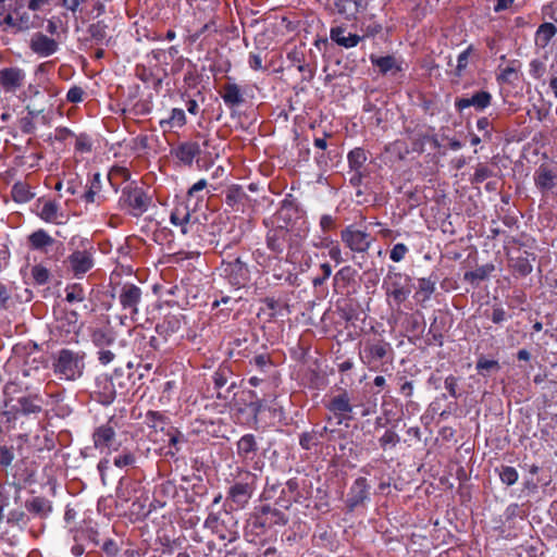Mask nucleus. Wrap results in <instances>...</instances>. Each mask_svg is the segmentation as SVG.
I'll use <instances>...</instances> for the list:
<instances>
[{
  "label": "nucleus",
  "mask_w": 557,
  "mask_h": 557,
  "mask_svg": "<svg viewBox=\"0 0 557 557\" xmlns=\"http://www.w3.org/2000/svg\"><path fill=\"white\" fill-rule=\"evenodd\" d=\"M228 487L226 491L225 506L231 510L245 509L255 492L257 491L260 476L247 469L237 466L226 479Z\"/></svg>",
  "instance_id": "f257e3e1"
},
{
  "label": "nucleus",
  "mask_w": 557,
  "mask_h": 557,
  "mask_svg": "<svg viewBox=\"0 0 557 557\" xmlns=\"http://www.w3.org/2000/svg\"><path fill=\"white\" fill-rule=\"evenodd\" d=\"M73 136L74 133L67 127H55L53 132L37 135L42 140L41 144L37 143V170H58L59 156L65 150L66 140Z\"/></svg>",
  "instance_id": "f03ea898"
},
{
  "label": "nucleus",
  "mask_w": 557,
  "mask_h": 557,
  "mask_svg": "<svg viewBox=\"0 0 557 557\" xmlns=\"http://www.w3.org/2000/svg\"><path fill=\"white\" fill-rule=\"evenodd\" d=\"M29 11H35V0H0V28L9 34L29 29Z\"/></svg>",
  "instance_id": "7ed1b4c3"
},
{
  "label": "nucleus",
  "mask_w": 557,
  "mask_h": 557,
  "mask_svg": "<svg viewBox=\"0 0 557 557\" xmlns=\"http://www.w3.org/2000/svg\"><path fill=\"white\" fill-rule=\"evenodd\" d=\"M358 356L361 363L370 371H381L393 359L394 349L382 333L367 336L359 342Z\"/></svg>",
  "instance_id": "20e7f679"
},
{
  "label": "nucleus",
  "mask_w": 557,
  "mask_h": 557,
  "mask_svg": "<svg viewBox=\"0 0 557 557\" xmlns=\"http://www.w3.org/2000/svg\"><path fill=\"white\" fill-rule=\"evenodd\" d=\"M262 500H273L274 505L281 509H289L294 503L302 504L306 497L302 495L299 486V480L292 478L285 483L277 480L271 481L269 478L261 493Z\"/></svg>",
  "instance_id": "39448f33"
},
{
  "label": "nucleus",
  "mask_w": 557,
  "mask_h": 557,
  "mask_svg": "<svg viewBox=\"0 0 557 557\" xmlns=\"http://www.w3.org/2000/svg\"><path fill=\"white\" fill-rule=\"evenodd\" d=\"M85 352L62 348L52 356V369L60 380L75 381L79 379L85 369Z\"/></svg>",
  "instance_id": "423d86ee"
},
{
  "label": "nucleus",
  "mask_w": 557,
  "mask_h": 557,
  "mask_svg": "<svg viewBox=\"0 0 557 557\" xmlns=\"http://www.w3.org/2000/svg\"><path fill=\"white\" fill-rule=\"evenodd\" d=\"M369 152L362 147H355L347 153L348 182L356 189V197L360 199L367 194L364 180L370 176L367 164Z\"/></svg>",
  "instance_id": "0eeeda50"
},
{
  "label": "nucleus",
  "mask_w": 557,
  "mask_h": 557,
  "mask_svg": "<svg viewBox=\"0 0 557 557\" xmlns=\"http://www.w3.org/2000/svg\"><path fill=\"white\" fill-rule=\"evenodd\" d=\"M151 203L152 197L135 182H131L122 188L117 201L120 209L134 218L146 213Z\"/></svg>",
  "instance_id": "6e6552de"
},
{
  "label": "nucleus",
  "mask_w": 557,
  "mask_h": 557,
  "mask_svg": "<svg viewBox=\"0 0 557 557\" xmlns=\"http://www.w3.org/2000/svg\"><path fill=\"white\" fill-rule=\"evenodd\" d=\"M411 277L398 271L394 267H389L382 284L388 304L392 302L399 307L405 302L411 294Z\"/></svg>",
  "instance_id": "1a4fd4ad"
},
{
  "label": "nucleus",
  "mask_w": 557,
  "mask_h": 557,
  "mask_svg": "<svg viewBox=\"0 0 557 557\" xmlns=\"http://www.w3.org/2000/svg\"><path fill=\"white\" fill-rule=\"evenodd\" d=\"M265 244L274 257H282L286 248L285 262L295 264L298 262L297 253L300 246L292 242V235L286 226L272 227L267 232Z\"/></svg>",
  "instance_id": "9d476101"
},
{
  "label": "nucleus",
  "mask_w": 557,
  "mask_h": 557,
  "mask_svg": "<svg viewBox=\"0 0 557 557\" xmlns=\"http://www.w3.org/2000/svg\"><path fill=\"white\" fill-rule=\"evenodd\" d=\"M324 407L336 420V424L341 425L354 419V409L357 405L347 388L337 387L331 392Z\"/></svg>",
  "instance_id": "9b49d317"
},
{
  "label": "nucleus",
  "mask_w": 557,
  "mask_h": 557,
  "mask_svg": "<svg viewBox=\"0 0 557 557\" xmlns=\"http://www.w3.org/2000/svg\"><path fill=\"white\" fill-rule=\"evenodd\" d=\"M203 528L227 543H233L239 537L237 521L227 510L210 512L203 522Z\"/></svg>",
  "instance_id": "f8f14e48"
},
{
  "label": "nucleus",
  "mask_w": 557,
  "mask_h": 557,
  "mask_svg": "<svg viewBox=\"0 0 557 557\" xmlns=\"http://www.w3.org/2000/svg\"><path fill=\"white\" fill-rule=\"evenodd\" d=\"M341 240L352 253L363 256L368 253L375 238L367 227L359 228L357 224H349L341 231Z\"/></svg>",
  "instance_id": "ddd939ff"
},
{
  "label": "nucleus",
  "mask_w": 557,
  "mask_h": 557,
  "mask_svg": "<svg viewBox=\"0 0 557 557\" xmlns=\"http://www.w3.org/2000/svg\"><path fill=\"white\" fill-rule=\"evenodd\" d=\"M116 426L117 422L111 418L94 429L91 440L95 449L106 455H111L120 449L121 442L117 438Z\"/></svg>",
  "instance_id": "4468645a"
},
{
  "label": "nucleus",
  "mask_w": 557,
  "mask_h": 557,
  "mask_svg": "<svg viewBox=\"0 0 557 557\" xmlns=\"http://www.w3.org/2000/svg\"><path fill=\"white\" fill-rule=\"evenodd\" d=\"M220 271L221 276L236 290L246 287L250 281L249 267L240 257L223 260Z\"/></svg>",
  "instance_id": "2eb2a0df"
},
{
  "label": "nucleus",
  "mask_w": 557,
  "mask_h": 557,
  "mask_svg": "<svg viewBox=\"0 0 557 557\" xmlns=\"http://www.w3.org/2000/svg\"><path fill=\"white\" fill-rule=\"evenodd\" d=\"M288 519L281 508L262 505L251 518L250 525L257 534H260L274 525H285Z\"/></svg>",
  "instance_id": "dca6fc26"
},
{
  "label": "nucleus",
  "mask_w": 557,
  "mask_h": 557,
  "mask_svg": "<svg viewBox=\"0 0 557 557\" xmlns=\"http://www.w3.org/2000/svg\"><path fill=\"white\" fill-rule=\"evenodd\" d=\"M371 500V485L367 478L358 476L350 485L345 499L346 511L351 513Z\"/></svg>",
  "instance_id": "f3484780"
},
{
  "label": "nucleus",
  "mask_w": 557,
  "mask_h": 557,
  "mask_svg": "<svg viewBox=\"0 0 557 557\" xmlns=\"http://www.w3.org/2000/svg\"><path fill=\"white\" fill-rule=\"evenodd\" d=\"M259 451V444L257 441V437L252 433H246L244 434L237 442H236V454L238 458L242 460V462L246 466L249 463H252L253 470H261L263 462L260 460L255 461L256 457L258 456Z\"/></svg>",
  "instance_id": "a211bd4d"
},
{
  "label": "nucleus",
  "mask_w": 557,
  "mask_h": 557,
  "mask_svg": "<svg viewBox=\"0 0 557 557\" xmlns=\"http://www.w3.org/2000/svg\"><path fill=\"white\" fill-rule=\"evenodd\" d=\"M143 300V290L133 283H124L119 293V301L122 310L125 311L133 320L138 314V306Z\"/></svg>",
  "instance_id": "6ab92c4d"
},
{
  "label": "nucleus",
  "mask_w": 557,
  "mask_h": 557,
  "mask_svg": "<svg viewBox=\"0 0 557 557\" xmlns=\"http://www.w3.org/2000/svg\"><path fill=\"white\" fill-rule=\"evenodd\" d=\"M533 182L542 196V200H546L549 193L557 186V173L547 164L542 163L534 171Z\"/></svg>",
  "instance_id": "aec40b11"
},
{
  "label": "nucleus",
  "mask_w": 557,
  "mask_h": 557,
  "mask_svg": "<svg viewBox=\"0 0 557 557\" xmlns=\"http://www.w3.org/2000/svg\"><path fill=\"white\" fill-rule=\"evenodd\" d=\"M366 8L363 0H327L325 9L331 14H337L347 21L356 20L361 10Z\"/></svg>",
  "instance_id": "412c9836"
},
{
  "label": "nucleus",
  "mask_w": 557,
  "mask_h": 557,
  "mask_svg": "<svg viewBox=\"0 0 557 557\" xmlns=\"http://www.w3.org/2000/svg\"><path fill=\"white\" fill-rule=\"evenodd\" d=\"M133 384V374L127 373L125 375L123 369L116 368L110 376V387H106L104 395L107 397V401L111 403L116 395L125 396Z\"/></svg>",
  "instance_id": "4be33fe9"
},
{
  "label": "nucleus",
  "mask_w": 557,
  "mask_h": 557,
  "mask_svg": "<svg viewBox=\"0 0 557 557\" xmlns=\"http://www.w3.org/2000/svg\"><path fill=\"white\" fill-rule=\"evenodd\" d=\"M37 252L46 255L49 260L58 261L64 253V245L45 230L37 228Z\"/></svg>",
  "instance_id": "5701e85b"
},
{
  "label": "nucleus",
  "mask_w": 557,
  "mask_h": 557,
  "mask_svg": "<svg viewBox=\"0 0 557 557\" xmlns=\"http://www.w3.org/2000/svg\"><path fill=\"white\" fill-rule=\"evenodd\" d=\"M493 96L488 90L480 89L471 97H458L455 99V109L461 113L465 109L473 107L475 111L482 112L492 104Z\"/></svg>",
  "instance_id": "b1692460"
},
{
  "label": "nucleus",
  "mask_w": 557,
  "mask_h": 557,
  "mask_svg": "<svg viewBox=\"0 0 557 557\" xmlns=\"http://www.w3.org/2000/svg\"><path fill=\"white\" fill-rule=\"evenodd\" d=\"M515 255L508 257V265L511 269L513 275L525 277L533 271L532 261L535 260V256L527 250L518 249Z\"/></svg>",
  "instance_id": "393cba45"
},
{
  "label": "nucleus",
  "mask_w": 557,
  "mask_h": 557,
  "mask_svg": "<svg viewBox=\"0 0 557 557\" xmlns=\"http://www.w3.org/2000/svg\"><path fill=\"white\" fill-rule=\"evenodd\" d=\"M23 286H16V298L20 301H30L34 297L33 287H35V264L27 258L26 264L20 270Z\"/></svg>",
  "instance_id": "a878e982"
},
{
  "label": "nucleus",
  "mask_w": 557,
  "mask_h": 557,
  "mask_svg": "<svg viewBox=\"0 0 557 557\" xmlns=\"http://www.w3.org/2000/svg\"><path fill=\"white\" fill-rule=\"evenodd\" d=\"M170 152L180 163L191 166L194 160L200 156L201 148L197 141L186 140L180 143L175 148H172Z\"/></svg>",
  "instance_id": "bb28decb"
},
{
  "label": "nucleus",
  "mask_w": 557,
  "mask_h": 557,
  "mask_svg": "<svg viewBox=\"0 0 557 557\" xmlns=\"http://www.w3.org/2000/svg\"><path fill=\"white\" fill-rule=\"evenodd\" d=\"M233 376V371L231 369V366L227 363H222L219 366V368L215 370V372L212 375V381L214 384V388L216 392V397L219 399H227L230 393L236 388L237 384L236 382H231V384L225 389V394L222 393V388L225 387L228 383V381Z\"/></svg>",
  "instance_id": "cd10ccee"
},
{
  "label": "nucleus",
  "mask_w": 557,
  "mask_h": 557,
  "mask_svg": "<svg viewBox=\"0 0 557 557\" xmlns=\"http://www.w3.org/2000/svg\"><path fill=\"white\" fill-rule=\"evenodd\" d=\"M220 95L226 108L231 110L232 116L234 115L235 110L246 101L242 87L236 83L228 82L224 84Z\"/></svg>",
  "instance_id": "c85d7f7f"
},
{
  "label": "nucleus",
  "mask_w": 557,
  "mask_h": 557,
  "mask_svg": "<svg viewBox=\"0 0 557 557\" xmlns=\"http://www.w3.org/2000/svg\"><path fill=\"white\" fill-rule=\"evenodd\" d=\"M25 81V73L18 67H4L0 70V85L7 92H14Z\"/></svg>",
  "instance_id": "c756f323"
},
{
  "label": "nucleus",
  "mask_w": 557,
  "mask_h": 557,
  "mask_svg": "<svg viewBox=\"0 0 557 557\" xmlns=\"http://www.w3.org/2000/svg\"><path fill=\"white\" fill-rule=\"evenodd\" d=\"M284 311L288 312V305L283 302L281 299L268 296L261 299V307L258 315H265L269 321L274 320L278 317L284 315Z\"/></svg>",
  "instance_id": "7c9ffc66"
},
{
  "label": "nucleus",
  "mask_w": 557,
  "mask_h": 557,
  "mask_svg": "<svg viewBox=\"0 0 557 557\" xmlns=\"http://www.w3.org/2000/svg\"><path fill=\"white\" fill-rule=\"evenodd\" d=\"M330 38L333 42L346 49L358 46V44L363 39L360 35L347 32L344 26L331 27Z\"/></svg>",
  "instance_id": "2f4dec72"
},
{
  "label": "nucleus",
  "mask_w": 557,
  "mask_h": 557,
  "mask_svg": "<svg viewBox=\"0 0 557 557\" xmlns=\"http://www.w3.org/2000/svg\"><path fill=\"white\" fill-rule=\"evenodd\" d=\"M329 432L333 433L334 431L330 430L326 425L314 426L311 431L302 432L299 435V445L302 449L310 450L319 446Z\"/></svg>",
  "instance_id": "473e14b6"
},
{
  "label": "nucleus",
  "mask_w": 557,
  "mask_h": 557,
  "mask_svg": "<svg viewBox=\"0 0 557 557\" xmlns=\"http://www.w3.org/2000/svg\"><path fill=\"white\" fill-rule=\"evenodd\" d=\"M437 280L438 278L436 275L418 278V288L413 297L419 304L424 306L428 301L431 300L432 295L436 290Z\"/></svg>",
  "instance_id": "72a5a7b5"
},
{
  "label": "nucleus",
  "mask_w": 557,
  "mask_h": 557,
  "mask_svg": "<svg viewBox=\"0 0 557 557\" xmlns=\"http://www.w3.org/2000/svg\"><path fill=\"white\" fill-rule=\"evenodd\" d=\"M187 124L185 111L181 108H173L166 117L159 121L163 133L172 132L174 128H183Z\"/></svg>",
  "instance_id": "f704fd0d"
},
{
  "label": "nucleus",
  "mask_w": 557,
  "mask_h": 557,
  "mask_svg": "<svg viewBox=\"0 0 557 557\" xmlns=\"http://www.w3.org/2000/svg\"><path fill=\"white\" fill-rule=\"evenodd\" d=\"M71 269L76 276L84 275L87 273L94 265L92 257L87 251L76 250L74 251L70 258Z\"/></svg>",
  "instance_id": "c9c22d12"
},
{
  "label": "nucleus",
  "mask_w": 557,
  "mask_h": 557,
  "mask_svg": "<svg viewBox=\"0 0 557 557\" xmlns=\"http://www.w3.org/2000/svg\"><path fill=\"white\" fill-rule=\"evenodd\" d=\"M479 58V50L473 45H469L457 57V64L453 72L454 76L461 78L468 69L469 63L476 61Z\"/></svg>",
  "instance_id": "e433bc0d"
},
{
  "label": "nucleus",
  "mask_w": 557,
  "mask_h": 557,
  "mask_svg": "<svg viewBox=\"0 0 557 557\" xmlns=\"http://www.w3.org/2000/svg\"><path fill=\"white\" fill-rule=\"evenodd\" d=\"M272 271L273 278L280 282H283L289 286H298V274L292 272L290 270L283 269V258L274 257V261L272 267L270 268Z\"/></svg>",
  "instance_id": "4c0bfd02"
},
{
  "label": "nucleus",
  "mask_w": 557,
  "mask_h": 557,
  "mask_svg": "<svg viewBox=\"0 0 557 557\" xmlns=\"http://www.w3.org/2000/svg\"><path fill=\"white\" fill-rule=\"evenodd\" d=\"M101 188H102L101 175H100V173L96 172L91 176L88 177L87 189L82 195V197H81L82 200L86 205L97 203L99 206L100 198H101V196L99 194L101 191Z\"/></svg>",
  "instance_id": "58836bf2"
},
{
  "label": "nucleus",
  "mask_w": 557,
  "mask_h": 557,
  "mask_svg": "<svg viewBox=\"0 0 557 557\" xmlns=\"http://www.w3.org/2000/svg\"><path fill=\"white\" fill-rule=\"evenodd\" d=\"M156 334H158L163 342L169 339L181 330V320L175 315L165 317L161 322L156 325Z\"/></svg>",
  "instance_id": "ea45409f"
},
{
  "label": "nucleus",
  "mask_w": 557,
  "mask_h": 557,
  "mask_svg": "<svg viewBox=\"0 0 557 557\" xmlns=\"http://www.w3.org/2000/svg\"><path fill=\"white\" fill-rule=\"evenodd\" d=\"M494 271L495 265L493 263H486L472 271H467L463 274V281L471 284L473 287H478L480 283L487 280Z\"/></svg>",
  "instance_id": "a19ab883"
},
{
  "label": "nucleus",
  "mask_w": 557,
  "mask_h": 557,
  "mask_svg": "<svg viewBox=\"0 0 557 557\" xmlns=\"http://www.w3.org/2000/svg\"><path fill=\"white\" fill-rule=\"evenodd\" d=\"M145 423L149 429L165 433L168 428H172L170 418L156 410H148L145 414Z\"/></svg>",
  "instance_id": "79ce46f5"
},
{
  "label": "nucleus",
  "mask_w": 557,
  "mask_h": 557,
  "mask_svg": "<svg viewBox=\"0 0 557 557\" xmlns=\"http://www.w3.org/2000/svg\"><path fill=\"white\" fill-rule=\"evenodd\" d=\"M370 61L373 66L379 69V72L382 75L401 71V66L397 63L396 58L391 54L384 55V57H377L375 54H371Z\"/></svg>",
  "instance_id": "37998d69"
},
{
  "label": "nucleus",
  "mask_w": 557,
  "mask_h": 557,
  "mask_svg": "<svg viewBox=\"0 0 557 557\" xmlns=\"http://www.w3.org/2000/svg\"><path fill=\"white\" fill-rule=\"evenodd\" d=\"M557 34V27L550 23V22H545L543 24H541L536 32H535V35H534V42H535V46L537 48H546L549 42L552 41V39L556 36Z\"/></svg>",
  "instance_id": "c03bdc74"
},
{
  "label": "nucleus",
  "mask_w": 557,
  "mask_h": 557,
  "mask_svg": "<svg viewBox=\"0 0 557 557\" xmlns=\"http://www.w3.org/2000/svg\"><path fill=\"white\" fill-rule=\"evenodd\" d=\"M170 221L173 225L180 226L181 232L186 235L193 224L190 223V213L186 207H176L170 215Z\"/></svg>",
  "instance_id": "a18cd8bd"
},
{
  "label": "nucleus",
  "mask_w": 557,
  "mask_h": 557,
  "mask_svg": "<svg viewBox=\"0 0 557 557\" xmlns=\"http://www.w3.org/2000/svg\"><path fill=\"white\" fill-rule=\"evenodd\" d=\"M88 38L86 41H90L95 45H103L107 44L108 38V25L103 21H97L91 23L87 27Z\"/></svg>",
  "instance_id": "49530a36"
},
{
  "label": "nucleus",
  "mask_w": 557,
  "mask_h": 557,
  "mask_svg": "<svg viewBox=\"0 0 557 557\" xmlns=\"http://www.w3.org/2000/svg\"><path fill=\"white\" fill-rule=\"evenodd\" d=\"M139 483L131 480H121L116 488V497L121 503H128L137 498Z\"/></svg>",
  "instance_id": "de8ad7c7"
},
{
  "label": "nucleus",
  "mask_w": 557,
  "mask_h": 557,
  "mask_svg": "<svg viewBox=\"0 0 557 557\" xmlns=\"http://www.w3.org/2000/svg\"><path fill=\"white\" fill-rule=\"evenodd\" d=\"M59 203L54 200H48L44 203L40 213H37V215L45 222L61 224L62 222L59 221V218H62L63 214L59 213Z\"/></svg>",
  "instance_id": "09e8293b"
},
{
  "label": "nucleus",
  "mask_w": 557,
  "mask_h": 557,
  "mask_svg": "<svg viewBox=\"0 0 557 557\" xmlns=\"http://www.w3.org/2000/svg\"><path fill=\"white\" fill-rule=\"evenodd\" d=\"M299 215L298 207L293 201L284 200L281 208L276 212L277 220L283 222V226H288L294 219Z\"/></svg>",
  "instance_id": "8fccbe9b"
},
{
  "label": "nucleus",
  "mask_w": 557,
  "mask_h": 557,
  "mask_svg": "<svg viewBox=\"0 0 557 557\" xmlns=\"http://www.w3.org/2000/svg\"><path fill=\"white\" fill-rule=\"evenodd\" d=\"M74 541H83L85 545L96 547L100 544L99 532L92 527L79 528L74 532Z\"/></svg>",
  "instance_id": "3c124183"
},
{
  "label": "nucleus",
  "mask_w": 557,
  "mask_h": 557,
  "mask_svg": "<svg viewBox=\"0 0 557 557\" xmlns=\"http://www.w3.org/2000/svg\"><path fill=\"white\" fill-rule=\"evenodd\" d=\"M400 441V436L394 428L386 429L384 433L377 438L379 446L383 451H388L396 448Z\"/></svg>",
  "instance_id": "603ef678"
},
{
  "label": "nucleus",
  "mask_w": 557,
  "mask_h": 557,
  "mask_svg": "<svg viewBox=\"0 0 557 557\" xmlns=\"http://www.w3.org/2000/svg\"><path fill=\"white\" fill-rule=\"evenodd\" d=\"M11 195L13 200L17 203H26L34 197L29 184L21 181L12 186Z\"/></svg>",
  "instance_id": "864d4df0"
},
{
  "label": "nucleus",
  "mask_w": 557,
  "mask_h": 557,
  "mask_svg": "<svg viewBox=\"0 0 557 557\" xmlns=\"http://www.w3.org/2000/svg\"><path fill=\"white\" fill-rule=\"evenodd\" d=\"M59 117H61L59 104L54 107V104L51 103L47 110L45 108L37 110V125L41 124L44 126L50 127L52 123Z\"/></svg>",
  "instance_id": "5fc2aeb1"
},
{
  "label": "nucleus",
  "mask_w": 557,
  "mask_h": 557,
  "mask_svg": "<svg viewBox=\"0 0 557 557\" xmlns=\"http://www.w3.org/2000/svg\"><path fill=\"white\" fill-rule=\"evenodd\" d=\"M91 341L99 350L113 346L116 339L111 331L98 329L92 333Z\"/></svg>",
  "instance_id": "6e6d98bb"
},
{
  "label": "nucleus",
  "mask_w": 557,
  "mask_h": 557,
  "mask_svg": "<svg viewBox=\"0 0 557 557\" xmlns=\"http://www.w3.org/2000/svg\"><path fill=\"white\" fill-rule=\"evenodd\" d=\"M58 50V42L44 34L37 33V55L49 57Z\"/></svg>",
  "instance_id": "4d7b16f0"
},
{
  "label": "nucleus",
  "mask_w": 557,
  "mask_h": 557,
  "mask_svg": "<svg viewBox=\"0 0 557 557\" xmlns=\"http://www.w3.org/2000/svg\"><path fill=\"white\" fill-rule=\"evenodd\" d=\"M374 14H371L369 17H366L361 24L360 29L363 33L361 37L364 38H373L379 35L383 30L382 23L375 21Z\"/></svg>",
  "instance_id": "13d9d810"
},
{
  "label": "nucleus",
  "mask_w": 557,
  "mask_h": 557,
  "mask_svg": "<svg viewBox=\"0 0 557 557\" xmlns=\"http://www.w3.org/2000/svg\"><path fill=\"white\" fill-rule=\"evenodd\" d=\"M425 343L429 346L436 345L438 347H442L444 345V334H443V327L437 323L436 318L432 321Z\"/></svg>",
  "instance_id": "bf43d9fd"
},
{
  "label": "nucleus",
  "mask_w": 557,
  "mask_h": 557,
  "mask_svg": "<svg viewBox=\"0 0 557 557\" xmlns=\"http://www.w3.org/2000/svg\"><path fill=\"white\" fill-rule=\"evenodd\" d=\"M318 248H329V256L330 258L335 261L337 264L342 263L344 261L342 257V249L338 245V243H334L330 240L329 237L321 238L319 244H314Z\"/></svg>",
  "instance_id": "052dcab7"
},
{
  "label": "nucleus",
  "mask_w": 557,
  "mask_h": 557,
  "mask_svg": "<svg viewBox=\"0 0 557 557\" xmlns=\"http://www.w3.org/2000/svg\"><path fill=\"white\" fill-rule=\"evenodd\" d=\"M247 197L246 193L244 191L243 187L239 185H232L227 190L225 191V203L234 208L235 206L243 202V200Z\"/></svg>",
  "instance_id": "680f3d73"
},
{
  "label": "nucleus",
  "mask_w": 557,
  "mask_h": 557,
  "mask_svg": "<svg viewBox=\"0 0 557 557\" xmlns=\"http://www.w3.org/2000/svg\"><path fill=\"white\" fill-rule=\"evenodd\" d=\"M495 471L498 473L502 483L507 486L516 484L519 479V473L517 469L511 466L503 465L499 468H496Z\"/></svg>",
  "instance_id": "e2e57ef3"
},
{
  "label": "nucleus",
  "mask_w": 557,
  "mask_h": 557,
  "mask_svg": "<svg viewBox=\"0 0 557 557\" xmlns=\"http://www.w3.org/2000/svg\"><path fill=\"white\" fill-rule=\"evenodd\" d=\"M495 175V171L487 163L480 162L476 164L474 173L470 178L471 184H481Z\"/></svg>",
  "instance_id": "0e129e2a"
},
{
  "label": "nucleus",
  "mask_w": 557,
  "mask_h": 557,
  "mask_svg": "<svg viewBox=\"0 0 557 557\" xmlns=\"http://www.w3.org/2000/svg\"><path fill=\"white\" fill-rule=\"evenodd\" d=\"M65 300L70 304L82 302L86 299V290L79 283L69 284L65 288Z\"/></svg>",
  "instance_id": "69168bd1"
},
{
  "label": "nucleus",
  "mask_w": 557,
  "mask_h": 557,
  "mask_svg": "<svg viewBox=\"0 0 557 557\" xmlns=\"http://www.w3.org/2000/svg\"><path fill=\"white\" fill-rule=\"evenodd\" d=\"M75 146L74 150L76 153H89L92 151V139L91 137L86 133H81L78 135H75Z\"/></svg>",
  "instance_id": "338daca9"
},
{
  "label": "nucleus",
  "mask_w": 557,
  "mask_h": 557,
  "mask_svg": "<svg viewBox=\"0 0 557 557\" xmlns=\"http://www.w3.org/2000/svg\"><path fill=\"white\" fill-rule=\"evenodd\" d=\"M26 115L20 117L17 127L23 134L29 135L35 129V112L29 106H26Z\"/></svg>",
  "instance_id": "774afa93"
}]
</instances>
